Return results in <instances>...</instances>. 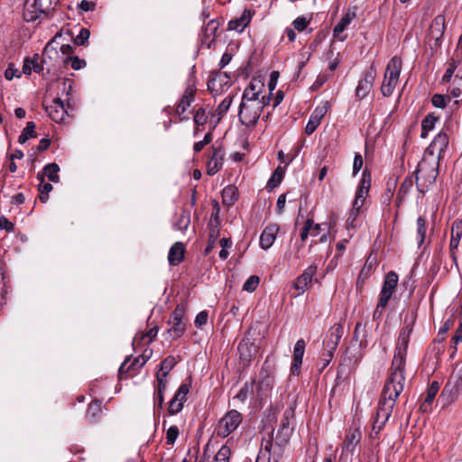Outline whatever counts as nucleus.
Returning a JSON list of instances; mask_svg holds the SVG:
<instances>
[{"instance_id": "nucleus-1", "label": "nucleus", "mask_w": 462, "mask_h": 462, "mask_svg": "<svg viewBox=\"0 0 462 462\" xmlns=\"http://www.w3.org/2000/svg\"><path fill=\"white\" fill-rule=\"evenodd\" d=\"M402 392L383 387L375 417L373 421L371 437L376 438L392 415L395 402Z\"/></svg>"}, {"instance_id": "nucleus-2", "label": "nucleus", "mask_w": 462, "mask_h": 462, "mask_svg": "<svg viewBox=\"0 0 462 462\" xmlns=\"http://www.w3.org/2000/svg\"><path fill=\"white\" fill-rule=\"evenodd\" d=\"M270 104L268 99H249L242 98L239 105L238 117L242 125L246 127L254 126L263 110Z\"/></svg>"}, {"instance_id": "nucleus-3", "label": "nucleus", "mask_w": 462, "mask_h": 462, "mask_svg": "<svg viewBox=\"0 0 462 462\" xmlns=\"http://www.w3.org/2000/svg\"><path fill=\"white\" fill-rule=\"evenodd\" d=\"M407 354L394 352L391 365V374L383 387L402 392L405 383V365Z\"/></svg>"}, {"instance_id": "nucleus-4", "label": "nucleus", "mask_w": 462, "mask_h": 462, "mask_svg": "<svg viewBox=\"0 0 462 462\" xmlns=\"http://www.w3.org/2000/svg\"><path fill=\"white\" fill-rule=\"evenodd\" d=\"M398 281L399 277L395 272L391 271L386 274L380 291L378 303L373 314L374 319H379L383 315V310L395 291Z\"/></svg>"}, {"instance_id": "nucleus-5", "label": "nucleus", "mask_w": 462, "mask_h": 462, "mask_svg": "<svg viewBox=\"0 0 462 462\" xmlns=\"http://www.w3.org/2000/svg\"><path fill=\"white\" fill-rule=\"evenodd\" d=\"M402 70V60L400 57H393L386 67L383 81L381 87V92L383 97L393 95L395 87L399 81Z\"/></svg>"}, {"instance_id": "nucleus-6", "label": "nucleus", "mask_w": 462, "mask_h": 462, "mask_svg": "<svg viewBox=\"0 0 462 462\" xmlns=\"http://www.w3.org/2000/svg\"><path fill=\"white\" fill-rule=\"evenodd\" d=\"M60 34L57 33L55 37L49 42L43 51L42 59L38 54H34L32 58H26L23 66V72L24 74L30 75L33 70L36 73H40L42 71V62H46V58L52 59L53 56L58 55L57 49L53 47V43L57 37H60Z\"/></svg>"}, {"instance_id": "nucleus-7", "label": "nucleus", "mask_w": 462, "mask_h": 462, "mask_svg": "<svg viewBox=\"0 0 462 462\" xmlns=\"http://www.w3.org/2000/svg\"><path fill=\"white\" fill-rule=\"evenodd\" d=\"M439 165V160H438L435 157H429L428 159H426V155L423 154V157L421 161L419 162L417 170L415 171L417 188L420 190V192L423 193L424 190L421 188V185L418 183V174L420 173L422 177L425 178V181H427L429 184H432L435 182L438 177Z\"/></svg>"}, {"instance_id": "nucleus-8", "label": "nucleus", "mask_w": 462, "mask_h": 462, "mask_svg": "<svg viewBox=\"0 0 462 462\" xmlns=\"http://www.w3.org/2000/svg\"><path fill=\"white\" fill-rule=\"evenodd\" d=\"M462 394V366L454 372L445 384L440 397L445 404L457 401Z\"/></svg>"}, {"instance_id": "nucleus-9", "label": "nucleus", "mask_w": 462, "mask_h": 462, "mask_svg": "<svg viewBox=\"0 0 462 462\" xmlns=\"http://www.w3.org/2000/svg\"><path fill=\"white\" fill-rule=\"evenodd\" d=\"M243 416L236 410L227 411L217 422L215 429L217 436L226 438L242 423Z\"/></svg>"}, {"instance_id": "nucleus-10", "label": "nucleus", "mask_w": 462, "mask_h": 462, "mask_svg": "<svg viewBox=\"0 0 462 462\" xmlns=\"http://www.w3.org/2000/svg\"><path fill=\"white\" fill-rule=\"evenodd\" d=\"M416 320V313L411 310L407 313L404 318V325L400 330L397 344L394 352L407 354L408 345L410 341V336L413 329V324Z\"/></svg>"}, {"instance_id": "nucleus-11", "label": "nucleus", "mask_w": 462, "mask_h": 462, "mask_svg": "<svg viewBox=\"0 0 462 462\" xmlns=\"http://www.w3.org/2000/svg\"><path fill=\"white\" fill-rule=\"evenodd\" d=\"M448 143L449 140L448 134L444 132L439 133L424 152L426 159L429 157H435L439 161L443 159L448 147Z\"/></svg>"}, {"instance_id": "nucleus-12", "label": "nucleus", "mask_w": 462, "mask_h": 462, "mask_svg": "<svg viewBox=\"0 0 462 462\" xmlns=\"http://www.w3.org/2000/svg\"><path fill=\"white\" fill-rule=\"evenodd\" d=\"M185 308L178 305L171 315L169 324L171 325L168 333L172 335L174 339L180 337L186 330V322L184 320Z\"/></svg>"}, {"instance_id": "nucleus-13", "label": "nucleus", "mask_w": 462, "mask_h": 462, "mask_svg": "<svg viewBox=\"0 0 462 462\" xmlns=\"http://www.w3.org/2000/svg\"><path fill=\"white\" fill-rule=\"evenodd\" d=\"M375 69L374 66H371L364 74V77L359 80L356 88V96L359 99H363L368 96L375 80Z\"/></svg>"}, {"instance_id": "nucleus-14", "label": "nucleus", "mask_w": 462, "mask_h": 462, "mask_svg": "<svg viewBox=\"0 0 462 462\" xmlns=\"http://www.w3.org/2000/svg\"><path fill=\"white\" fill-rule=\"evenodd\" d=\"M316 273L317 266L311 264L307 267L303 273L295 280L292 284V287L297 290V293L294 295L295 297L303 294L309 289Z\"/></svg>"}, {"instance_id": "nucleus-15", "label": "nucleus", "mask_w": 462, "mask_h": 462, "mask_svg": "<svg viewBox=\"0 0 462 462\" xmlns=\"http://www.w3.org/2000/svg\"><path fill=\"white\" fill-rule=\"evenodd\" d=\"M330 107V103L328 101H325L314 109L305 127V133L307 134L310 135L315 132V130L320 125L322 118L328 112Z\"/></svg>"}, {"instance_id": "nucleus-16", "label": "nucleus", "mask_w": 462, "mask_h": 462, "mask_svg": "<svg viewBox=\"0 0 462 462\" xmlns=\"http://www.w3.org/2000/svg\"><path fill=\"white\" fill-rule=\"evenodd\" d=\"M263 88L264 85L260 79H253L244 90L242 98L256 99L261 101L262 99H268L270 101L271 94L268 96L263 94Z\"/></svg>"}, {"instance_id": "nucleus-17", "label": "nucleus", "mask_w": 462, "mask_h": 462, "mask_svg": "<svg viewBox=\"0 0 462 462\" xmlns=\"http://www.w3.org/2000/svg\"><path fill=\"white\" fill-rule=\"evenodd\" d=\"M444 31L445 18L442 15H438L432 21L429 32L430 39L434 41L433 45H431L432 49H437L440 46L441 39L444 35Z\"/></svg>"}, {"instance_id": "nucleus-18", "label": "nucleus", "mask_w": 462, "mask_h": 462, "mask_svg": "<svg viewBox=\"0 0 462 462\" xmlns=\"http://www.w3.org/2000/svg\"><path fill=\"white\" fill-rule=\"evenodd\" d=\"M225 152L221 146H212V155L207 164V173L210 176L215 175L223 167Z\"/></svg>"}, {"instance_id": "nucleus-19", "label": "nucleus", "mask_w": 462, "mask_h": 462, "mask_svg": "<svg viewBox=\"0 0 462 462\" xmlns=\"http://www.w3.org/2000/svg\"><path fill=\"white\" fill-rule=\"evenodd\" d=\"M305 347L306 343L302 338L299 339L294 345L292 361L291 365V374L292 375L298 376L300 374Z\"/></svg>"}, {"instance_id": "nucleus-20", "label": "nucleus", "mask_w": 462, "mask_h": 462, "mask_svg": "<svg viewBox=\"0 0 462 462\" xmlns=\"http://www.w3.org/2000/svg\"><path fill=\"white\" fill-rule=\"evenodd\" d=\"M147 357L144 356H139L135 357L130 365H127L130 357H127L124 363L120 365L118 370L119 379L123 380L126 378V374L132 372L135 374L143 365L147 362Z\"/></svg>"}, {"instance_id": "nucleus-21", "label": "nucleus", "mask_w": 462, "mask_h": 462, "mask_svg": "<svg viewBox=\"0 0 462 462\" xmlns=\"http://www.w3.org/2000/svg\"><path fill=\"white\" fill-rule=\"evenodd\" d=\"M344 328L341 324H335L328 331L324 340V347L332 351H336L338 343L343 336Z\"/></svg>"}, {"instance_id": "nucleus-22", "label": "nucleus", "mask_w": 462, "mask_h": 462, "mask_svg": "<svg viewBox=\"0 0 462 462\" xmlns=\"http://www.w3.org/2000/svg\"><path fill=\"white\" fill-rule=\"evenodd\" d=\"M49 116L55 122H61L67 116L64 102L60 98L54 100L53 105L46 107Z\"/></svg>"}, {"instance_id": "nucleus-23", "label": "nucleus", "mask_w": 462, "mask_h": 462, "mask_svg": "<svg viewBox=\"0 0 462 462\" xmlns=\"http://www.w3.org/2000/svg\"><path fill=\"white\" fill-rule=\"evenodd\" d=\"M362 434L359 429H350L345 437L342 447L343 452L353 454L356 447L360 442Z\"/></svg>"}, {"instance_id": "nucleus-24", "label": "nucleus", "mask_w": 462, "mask_h": 462, "mask_svg": "<svg viewBox=\"0 0 462 462\" xmlns=\"http://www.w3.org/2000/svg\"><path fill=\"white\" fill-rule=\"evenodd\" d=\"M279 227L276 225H270L264 228L260 236V245L263 250L269 249L276 240Z\"/></svg>"}, {"instance_id": "nucleus-25", "label": "nucleus", "mask_w": 462, "mask_h": 462, "mask_svg": "<svg viewBox=\"0 0 462 462\" xmlns=\"http://www.w3.org/2000/svg\"><path fill=\"white\" fill-rule=\"evenodd\" d=\"M251 19V11L245 9L238 18L229 21L228 30H234L238 32H242L245 30V28L250 23Z\"/></svg>"}, {"instance_id": "nucleus-26", "label": "nucleus", "mask_w": 462, "mask_h": 462, "mask_svg": "<svg viewBox=\"0 0 462 462\" xmlns=\"http://www.w3.org/2000/svg\"><path fill=\"white\" fill-rule=\"evenodd\" d=\"M185 248L182 243L176 242L171 245L168 254V261L171 265L179 264L184 258Z\"/></svg>"}, {"instance_id": "nucleus-27", "label": "nucleus", "mask_w": 462, "mask_h": 462, "mask_svg": "<svg viewBox=\"0 0 462 462\" xmlns=\"http://www.w3.org/2000/svg\"><path fill=\"white\" fill-rule=\"evenodd\" d=\"M38 9V6L33 5V0H26L23 13V19L26 22H34L38 19H43V15Z\"/></svg>"}, {"instance_id": "nucleus-28", "label": "nucleus", "mask_w": 462, "mask_h": 462, "mask_svg": "<svg viewBox=\"0 0 462 462\" xmlns=\"http://www.w3.org/2000/svg\"><path fill=\"white\" fill-rule=\"evenodd\" d=\"M196 92V88L193 86H189L177 106L176 112L178 115H181L186 112L188 107L190 106L191 102L194 100V95Z\"/></svg>"}, {"instance_id": "nucleus-29", "label": "nucleus", "mask_w": 462, "mask_h": 462, "mask_svg": "<svg viewBox=\"0 0 462 462\" xmlns=\"http://www.w3.org/2000/svg\"><path fill=\"white\" fill-rule=\"evenodd\" d=\"M355 16L356 14L354 13L349 12L344 14V16L339 20V22L337 23L333 30L334 37L337 38L340 41H344L346 37H341V33L350 24Z\"/></svg>"}, {"instance_id": "nucleus-30", "label": "nucleus", "mask_w": 462, "mask_h": 462, "mask_svg": "<svg viewBox=\"0 0 462 462\" xmlns=\"http://www.w3.org/2000/svg\"><path fill=\"white\" fill-rule=\"evenodd\" d=\"M371 186V174L370 172L365 169L362 173L361 180L359 181L356 196L358 198H364L365 199L368 195L369 189Z\"/></svg>"}, {"instance_id": "nucleus-31", "label": "nucleus", "mask_w": 462, "mask_h": 462, "mask_svg": "<svg viewBox=\"0 0 462 462\" xmlns=\"http://www.w3.org/2000/svg\"><path fill=\"white\" fill-rule=\"evenodd\" d=\"M190 223V213L186 209L181 211L176 216L173 227L180 231H185L189 227Z\"/></svg>"}, {"instance_id": "nucleus-32", "label": "nucleus", "mask_w": 462, "mask_h": 462, "mask_svg": "<svg viewBox=\"0 0 462 462\" xmlns=\"http://www.w3.org/2000/svg\"><path fill=\"white\" fill-rule=\"evenodd\" d=\"M59 0H33V5L38 6V10L43 15L47 17L57 6Z\"/></svg>"}, {"instance_id": "nucleus-33", "label": "nucleus", "mask_w": 462, "mask_h": 462, "mask_svg": "<svg viewBox=\"0 0 462 462\" xmlns=\"http://www.w3.org/2000/svg\"><path fill=\"white\" fill-rule=\"evenodd\" d=\"M462 237V222L454 221L451 227L450 249L454 250L458 247L459 241Z\"/></svg>"}, {"instance_id": "nucleus-34", "label": "nucleus", "mask_w": 462, "mask_h": 462, "mask_svg": "<svg viewBox=\"0 0 462 462\" xmlns=\"http://www.w3.org/2000/svg\"><path fill=\"white\" fill-rule=\"evenodd\" d=\"M237 189L233 185L225 187L222 190V200L225 205L232 206L237 200Z\"/></svg>"}, {"instance_id": "nucleus-35", "label": "nucleus", "mask_w": 462, "mask_h": 462, "mask_svg": "<svg viewBox=\"0 0 462 462\" xmlns=\"http://www.w3.org/2000/svg\"><path fill=\"white\" fill-rule=\"evenodd\" d=\"M35 124L32 121L27 123L26 126L23 129L19 135L18 142L23 144L29 139L36 137Z\"/></svg>"}, {"instance_id": "nucleus-36", "label": "nucleus", "mask_w": 462, "mask_h": 462, "mask_svg": "<svg viewBox=\"0 0 462 462\" xmlns=\"http://www.w3.org/2000/svg\"><path fill=\"white\" fill-rule=\"evenodd\" d=\"M259 378L260 381L257 386L258 393L260 392H266L273 384V378L269 375L267 370H261Z\"/></svg>"}, {"instance_id": "nucleus-37", "label": "nucleus", "mask_w": 462, "mask_h": 462, "mask_svg": "<svg viewBox=\"0 0 462 462\" xmlns=\"http://www.w3.org/2000/svg\"><path fill=\"white\" fill-rule=\"evenodd\" d=\"M438 118L433 114H429L421 122V134L420 136L425 138L429 132L431 131Z\"/></svg>"}, {"instance_id": "nucleus-38", "label": "nucleus", "mask_w": 462, "mask_h": 462, "mask_svg": "<svg viewBox=\"0 0 462 462\" xmlns=\"http://www.w3.org/2000/svg\"><path fill=\"white\" fill-rule=\"evenodd\" d=\"M413 187V180L411 177H407L401 184L398 194H397V201L398 205L402 201L405 196L410 192V190Z\"/></svg>"}, {"instance_id": "nucleus-39", "label": "nucleus", "mask_w": 462, "mask_h": 462, "mask_svg": "<svg viewBox=\"0 0 462 462\" xmlns=\"http://www.w3.org/2000/svg\"><path fill=\"white\" fill-rule=\"evenodd\" d=\"M60 171V167L56 163H49L43 168V176H47L50 181L58 182L59 175L58 172Z\"/></svg>"}, {"instance_id": "nucleus-40", "label": "nucleus", "mask_w": 462, "mask_h": 462, "mask_svg": "<svg viewBox=\"0 0 462 462\" xmlns=\"http://www.w3.org/2000/svg\"><path fill=\"white\" fill-rule=\"evenodd\" d=\"M284 176V170L281 166H278L273 171L272 177L269 179L267 182V187L269 189L276 188L282 180Z\"/></svg>"}, {"instance_id": "nucleus-41", "label": "nucleus", "mask_w": 462, "mask_h": 462, "mask_svg": "<svg viewBox=\"0 0 462 462\" xmlns=\"http://www.w3.org/2000/svg\"><path fill=\"white\" fill-rule=\"evenodd\" d=\"M158 329L156 328H151L147 333L142 334L140 337L136 336L134 337L133 340V345L144 343L149 344L151 343L153 338L157 336Z\"/></svg>"}, {"instance_id": "nucleus-42", "label": "nucleus", "mask_w": 462, "mask_h": 462, "mask_svg": "<svg viewBox=\"0 0 462 462\" xmlns=\"http://www.w3.org/2000/svg\"><path fill=\"white\" fill-rule=\"evenodd\" d=\"M101 411H102L101 402L98 400H95L88 406V409L87 411V418L92 421V420H96L97 417L99 416Z\"/></svg>"}, {"instance_id": "nucleus-43", "label": "nucleus", "mask_w": 462, "mask_h": 462, "mask_svg": "<svg viewBox=\"0 0 462 462\" xmlns=\"http://www.w3.org/2000/svg\"><path fill=\"white\" fill-rule=\"evenodd\" d=\"M254 392V382L245 383L240 391L234 396L235 400H238L241 402H245V401L248 398L250 394Z\"/></svg>"}, {"instance_id": "nucleus-44", "label": "nucleus", "mask_w": 462, "mask_h": 462, "mask_svg": "<svg viewBox=\"0 0 462 462\" xmlns=\"http://www.w3.org/2000/svg\"><path fill=\"white\" fill-rule=\"evenodd\" d=\"M439 383L438 382H433L430 384V386L428 389L427 396H426V398H425V400H424V402L422 403L421 408L426 410L427 407L430 406L432 403V402H433L437 393L439 392Z\"/></svg>"}, {"instance_id": "nucleus-45", "label": "nucleus", "mask_w": 462, "mask_h": 462, "mask_svg": "<svg viewBox=\"0 0 462 462\" xmlns=\"http://www.w3.org/2000/svg\"><path fill=\"white\" fill-rule=\"evenodd\" d=\"M449 93L453 97H458L462 94V73L460 74L459 71L455 76Z\"/></svg>"}, {"instance_id": "nucleus-46", "label": "nucleus", "mask_w": 462, "mask_h": 462, "mask_svg": "<svg viewBox=\"0 0 462 462\" xmlns=\"http://www.w3.org/2000/svg\"><path fill=\"white\" fill-rule=\"evenodd\" d=\"M417 235L418 245L420 246L424 243L426 236V220L422 217L417 218Z\"/></svg>"}, {"instance_id": "nucleus-47", "label": "nucleus", "mask_w": 462, "mask_h": 462, "mask_svg": "<svg viewBox=\"0 0 462 462\" xmlns=\"http://www.w3.org/2000/svg\"><path fill=\"white\" fill-rule=\"evenodd\" d=\"M334 356V351L327 349L324 347L323 352L319 360L318 365H319V370H324L331 362Z\"/></svg>"}, {"instance_id": "nucleus-48", "label": "nucleus", "mask_w": 462, "mask_h": 462, "mask_svg": "<svg viewBox=\"0 0 462 462\" xmlns=\"http://www.w3.org/2000/svg\"><path fill=\"white\" fill-rule=\"evenodd\" d=\"M165 387L162 383H161V386H156L155 392H154V407H158L159 409H162L164 403V392Z\"/></svg>"}, {"instance_id": "nucleus-49", "label": "nucleus", "mask_w": 462, "mask_h": 462, "mask_svg": "<svg viewBox=\"0 0 462 462\" xmlns=\"http://www.w3.org/2000/svg\"><path fill=\"white\" fill-rule=\"evenodd\" d=\"M232 102H233V97L231 96H227L218 105V106L217 108V113L218 115V120H220V118L228 111Z\"/></svg>"}, {"instance_id": "nucleus-50", "label": "nucleus", "mask_w": 462, "mask_h": 462, "mask_svg": "<svg viewBox=\"0 0 462 462\" xmlns=\"http://www.w3.org/2000/svg\"><path fill=\"white\" fill-rule=\"evenodd\" d=\"M260 279L257 275L250 276L244 283L243 290L248 292H253L258 287Z\"/></svg>"}, {"instance_id": "nucleus-51", "label": "nucleus", "mask_w": 462, "mask_h": 462, "mask_svg": "<svg viewBox=\"0 0 462 462\" xmlns=\"http://www.w3.org/2000/svg\"><path fill=\"white\" fill-rule=\"evenodd\" d=\"M231 449L227 446H222L215 456V462H229Z\"/></svg>"}, {"instance_id": "nucleus-52", "label": "nucleus", "mask_w": 462, "mask_h": 462, "mask_svg": "<svg viewBox=\"0 0 462 462\" xmlns=\"http://www.w3.org/2000/svg\"><path fill=\"white\" fill-rule=\"evenodd\" d=\"M89 36H90L89 30L87 28H81L79 30V34L75 37L74 42H75V44H77L79 46H83L88 42Z\"/></svg>"}, {"instance_id": "nucleus-53", "label": "nucleus", "mask_w": 462, "mask_h": 462, "mask_svg": "<svg viewBox=\"0 0 462 462\" xmlns=\"http://www.w3.org/2000/svg\"><path fill=\"white\" fill-rule=\"evenodd\" d=\"M69 62H70L71 68L75 70H79L86 66V61L79 59L78 56L67 57L64 60V63L68 64Z\"/></svg>"}, {"instance_id": "nucleus-54", "label": "nucleus", "mask_w": 462, "mask_h": 462, "mask_svg": "<svg viewBox=\"0 0 462 462\" xmlns=\"http://www.w3.org/2000/svg\"><path fill=\"white\" fill-rule=\"evenodd\" d=\"M177 361L174 356L166 357L160 365V371L168 373L175 366Z\"/></svg>"}, {"instance_id": "nucleus-55", "label": "nucleus", "mask_w": 462, "mask_h": 462, "mask_svg": "<svg viewBox=\"0 0 462 462\" xmlns=\"http://www.w3.org/2000/svg\"><path fill=\"white\" fill-rule=\"evenodd\" d=\"M184 402H180L174 397L170 401L168 411L171 415L177 414L180 412L183 408Z\"/></svg>"}, {"instance_id": "nucleus-56", "label": "nucleus", "mask_w": 462, "mask_h": 462, "mask_svg": "<svg viewBox=\"0 0 462 462\" xmlns=\"http://www.w3.org/2000/svg\"><path fill=\"white\" fill-rule=\"evenodd\" d=\"M179 436V429L177 426H171L166 432V441L168 445H172Z\"/></svg>"}, {"instance_id": "nucleus-57", "label": "nucleus", "mask_w": 462, "mask_h": 462, "mask_svg": "<svg viewBox=\"0 0 462 462\" xmlns=\"http://www.w3.org/2000/svg\"><path fill=\"white\" fill-rule=\"evenodd\" d=\"M312 226H313V219L312 218H308L305 221L304 226L301 228L300 233V241L302 243L305 242L307 240L309 235H310V231Z\"/></svg>"}, {"instance_id": "nucleus-58", "label": "nucleus", "mask_w": 462, "mask_h": 462, "mask_svg": "<svg viewBox=\"0 0 462 462\" xmlns=\"http://www.w3.org/2000/svg\"><path fill=\"white\" fill-rule=\"evenodd\" d=\"M360 211L356 210L355 208H351L348 212V217L346 222V226L347 229L355 228L356 224L355 221L356 220L357 217L359 216Z\"/></svg>"}, {"instance_id": "nucleus-59", "label": "nucleus", "mask_w": 462, "mask_h": 462, "mask_svg": "<svg viewBox=\"0 0 462 462\" xmlns=\"http://www.w3.org/2000/svg\"><path fill=\"white\" fill-rule=\"evenodd\" d=\"M189 391V386L185 383H182L180 385L173 397L180 402H185Z\"/></svg>"}, {"instance_id": "nucleus-60", "label": "nucleus", "mask_w": 462, "mask_h": 462, "mask_svg": "<svg viewBox=\"0 0 462 462\" xmlns=\"http://www.w3.org/2000/svg\"><path fill=\"white\" fill-rule=\"evenodd\" d=\"M37 178L40 180L39 184V191L42 194H49L52 189V185L51 183L44 181V176L41 173H38Z\"/></svg>"}, {"instance_id": "nucleus-61", "label": "nucleus", "mask_w": 462, "mask_h": 462, "mask_svg": "<svg viewBox=\"0 0 462 462\" xmlns=\"http://www.w3.org/2000/svg\"><path fill=\"white\" fill-rule=\"evenodd\" d=\"M310 20H308L304 16L297 17L292 23L294 29L300 32L303 31L308 26Z\"/></svg>"}, {"instance_id": "nucleus-62", "label": "nucleus", "mask_w": 462, "mask_h": 462, "mask_svg": "<svg viewBox=\"0 0 462 462\" xmlns=\"http://www.w3.org/2000/svg\"><path fill=\"white\" fill-rule=\"evenodd\" d=\"M457 69L456 61L453 60L449 65L448 68L446 69L443 78L442 82H449L454 75V72Z\"/></svg>"}, {"instance_id": "nucleus-63", "label": "nucleus", "mask_w": 462, "mask_h": 462, "mask_svg": "<svg viewBox=\"0 0 462 462\" xmlns=\"http://www.w3.org/2000/svg\"><path fill=\"white\" fill-rule=\"evenodd\" d=\"M363 158L360 153H356L353 162V175L356 176L363 167Z\"/></svg>"}, {"instance_id": "nucleus-64", "label": "nucleus", "mask_w": 462, "mask_h": 462, "mask_svg": "<svg viewBox=\"0 0 462 462\" xmlns=\"http://www.w3.org/2000/svg\"><path fill=\"white\" fill-rule=\"evenodd\" d=\"M194 122L198 125H203L207 122V116L206 112L203 108H199L197 110V112L194 115Z\"/></svg>"}]
</instances>
